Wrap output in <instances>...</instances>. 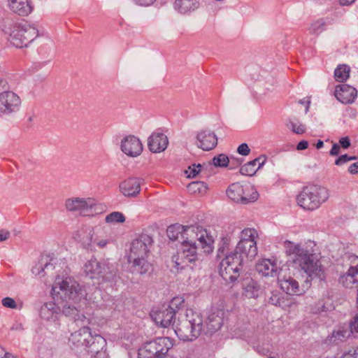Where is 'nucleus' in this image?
<instances>
[{
  "mask_svg": "<svg viewBox=\"0 0 358 358\" xmlns=\"http://www.w3.org/2000/svg\"><path fill=\"white\" fill-rule=\"evenodd\" d=\"M192 226V225L183 226L181 224L171 225L167 228V236L171 240L176 241L179 238V235H180L182 238L184 240L185 232L186 231V229H187L189 227H191Z\"/></svg>",
  "mask_w": 358,
  "mask_h": 358,
  "instance_id": "34",
  "label": "nucleus"
},
{
  "mask_svg": "<svg viewBox=\"0 0 358 358\" xmlns=\"http://www.w3.org/2000/svg\"><path fill=\"white\" fill-rule=\"evenodd\" d=\"M116 273L115 266L108 259L101 262V278L103 280H110L116 275Z\"/></svg>",
  "mask_w": 358,
  "mask_h": 358,
  "instance_id": "32",
  "label": "nucleus"
},
{
  "mask_svg": "<svg viewBox=\"0 0 358 358\" xmlns=\"http://www.w3.org/2000/svg\"><path fill=\"white\" fill-rule=\"evenodd\" d=\"M237 152L238 154L243 155V156H247L250 152V149L247 143H242L241 144L237 149Z\"/></svg>",
  "mask_w": 358,
  "mask_h": 358,
  "instance_id": "47",
  "label": "nucleus"
},
{
  "mask_svg": "<svg viewBox=\"0 0 358 358\" xmlns=\"http://www.w3.org/2000/svg\"><path fill=\"white\" fill-rule=\"evenodd\" d=\"M329 197V189L323 186L312 185L304 187L297 196V203L303 209L314 210Z\"/></svg>",
  "mask_w": 358,
  "mask_h": 358,
  "instance_id": "7",
  "label": "nucleus"
},
{
  "mask_svg": "<svg viewBox=\"0 0 358 358\" xmlns=\"http://www.w3.org/2000/svg\"><path fill=\"white\" fill-rule=\"evenodd\" d=\"M121 150L127 156L135 157L143 152V145L138 138L133 135L125 136L121 141Z\"/></svg>",
  "mask_w": 358,
  "mask_h": 358,
  "instance_id": "15",
  "label": "nucleus"
},
{
  "mask_svg": "<svg viewBox=\"0 0 358 358\" xmlns=\"http://www.w3.org/2000/svg\"><path fill=\"white\" fill-rule=\"evenodd\" d=\"M323 145H324L323 141H321V140H319L317 141V143H316V148L317 149H320V148H322L323 147Z\"/></svg>",
  "mask_w": 358,
  "mask_h": 358,
  "instance_id": "62",
  "label": "nucleus"
},
{
  "mask_svg": "<svg viewBox=\"0 0 358 358\" xmlns=\"http://www.w3.org/2000/svg\"><path fill=\"white\" fill-rule=\"evenodd\" d=\"M285 254L292 257L295 267L303 271L310 280H324L326 278L325 270L319 260L316 259L313 251L301 243L290 241L284 242Z\"/></svg>",
  "mask_w": 358,
  "mask_h": 358,
  "instance_id": "2",
  "label": "nucleus"
},
{
  "mask_svg": "<svg viewBox=\"0 0 358 358\" xmlns=\"http://www.w3.org/2000/svg\"><path fill=\"white\" fill-rule=\"evenodd\" d=\"M334 95L336 98L344 104L352 103L357 98V90L348 85L343 84L336 87Z\"/></svg>",
  "mask_w": 358,
  "mask_h": 358,
  "instance_id": "19",
  "label": "nucleus"
},
{
  "mask_svg": "<svg viewBox=\"0 0 358 358\" xmlns=\"http://www.w3.org/2000/svg\"><path fill=\"white\" fill-rule=\"evenodd\" d=\"M355 159H357L356 156L350 157L348 155L345 154V155L340 156L338 159H336L335 164L337 166H341V165L348 162L349 161L355 160Z\"/></svg>",
  "mask_w": 358,
  "mask_h": 358,
  "instance_id": "46",
  "label": "nucleus"
},
{
  "mask_svg": "<svg viewBox=\"0 0 358 358\" xmlns=\"http://www.w3.org/2000/svg\"><path fill=\"white\" fill-rule=\"evenodd\" d=\"M120 192L127 197H135L141 191V181L138 178H129L119 185Z\"/></svg>",
  "mask_w": 358,
  "mask_h": 358,
  "instance_id": "21",
  "label": "nucleus"
},
{
  "mask_svg": "<svg viewBox=\"0 0 358 358\" xmlns=\"http://www.w3.org/2000/svg\"><path fill=\"white\" fill-rule=\"evenodd\" d=\"M325 23L322 20H318L311 24L309 31L313 34H319L324 30Z\"/></svg>",
  "mask_w": 358,
  "mask_h": 358,
  "instance_id": "43",
  "label": "nucleus"
},
{
  "mask_svg": "<svg viewBox=\"0 0 358 358\" xmlns=\"http://www.w3.org/2000/svg\"><path fill=\"white\" fill-rule=\"evenodd\" d=\"M149 257H128L131 265L130 269L133 273L145 275L152 271V264L148 260Z\"/></svg>",
  "mask_w": 358,
  "mask_h": 358,
  "instance_id": "18",
  "label": "nucleus"
},
{
  "mask_svg": "<svg viewBox=\"0 0 358 358\" xmlns=\"http://www.w3.org/2000/svg\"><path fill=\"white\" fill-rule=\"evenodd\" d=\"M3 31L9 36L10 43L16 48L27 46L38 36V31L34 26L15 24L11 21L5 22Z\"/></svg>",
  "mask_w": 358,
  "mask_h": 358,
  "instance_id": "5",
  "label": "nucleus"
},
{
  "mask_svg": "<svg viewBox=\"0 0 358 358\" xmlns=\"http://www.w3.org/2000/svg\"><path fill=\"white\" fill-rule=\"evenodd\" d=\"M175 315L174 310L164 306L157 310H152L151 313L155 323L164 328L168 327L172 324Z\"/></svg>",
  "mask_w": 358,
  "mask_h": 358,
  "instance_id": "17",
  "label": "nucleus"
},
{
  "mask_svg": "<svg viewBox=\"0 0 358 358\" xmlns=\"http://www.w3.org/2000/svg\"><path fill=\"white\" fill-rule=\"evenodd\" d=\"M73 238L82 248L89 252L104 249L112 243V237L103 227L83 225L73 234Z\"/></svg>",
  "mask_w": 358,
  "mask_h": 358,
  "instance_id": "3",
  "label": "nucleus"
},
{
  "mask_svg": "<svg viewBox=\"0 0 358 358\" xmlns=\"http://www.w3.org/2000/svg\"><path fill=\"white\" fill-rule=\"evenodd\" d=\"M2 304L3 306L10 308H15L17 306L15 300L10 297L3 298L2 299Z\"/></svg>",
  "mask_w": 358,
  "mask_h": 358,
  "instance_id": "48",
  "label": "nucleus"
},
{
  "mask_svg": "<svg viewBox=\"0 0 358 358\" xmlns=\"http://www.w3.org/2000/svg\"><path fill=\"white\" fill-rule=\"evenodd\" d=\"M266 162V155H260L257 158L242 166L240 169V173L244 176H252L264 165Z\"/></svg>",
  "mask_w": 358,
  "mask_h": 358,
  "instance_id": "25",
  "label": "nucleus"
},
{
  "mask_svg": "<svg viewBox=\"0 0 358 358\" xmlns=\"http://www.w3.org/2000/svg\"><path fill=\"white\" fill-rule=\"evenodd\" d=\"M8 6L13 13L21 16H27L32 11L29 0H8Z\"/></svg>",
  "mask_w": 358,
  "mask_h": 358,
  "instance_id": "29",
  "label": "nucleus"
},
{
  "mask_svg": "<svg viewBox=\"0 0 358 358\" xmlns=\"http://www.w3.org/2000/svg\"><path fill=\"white\" fill-rule=\"evenodd\" d=\"M56 264V259L51 258L50 262H48V257H43L41 259V262L40 263L41 266V271L45 273V274H48L51 271L54 270Z\"/></svg>",
  "mask_w": 358,
  "mask_h": 358,
  "instance_id": "41",
  "label": "nucleus"
},
{
  "mask_svg": "<svg viewBox=\"0 0 358 358\" xmlns=\"http://www.w3.org/2000/svg\"><path fill=\"white\" fill-rule=\"evenodd\" d=\"M349 268L348 271L340 276L339 282L347 288H352L357 285V302L358 303V256L350 255L348 256Z\"/></svg>",
  "mask_w": 358,
  "mask_h": 358,
  "instance_id": "13",
  "label": "nucleus"
},
{
  "mask_svg": "<svg viewBox=\"0 0 358 358\" xmlns=\"http://www.w3.org/2000/svg\"><path fill=\"white\" fill-rule=\"evenodd\" d=\"M43 272L41 271V264L38 266H34L33 268H32V273L36 275H41V273Z\"/></svg>",
  "mask_w": 358,
  "mask_h": 358,
  "instance_id": "57",
  "label": "nucleus"
},
{
  "mask_svg": "<svg viewBox=\"0 0 358 358\" xmlns=\"http://www.w3.org/2000/svg\"><path fill=\"white\" fill-rule=\"evenodd\" d=\"M10 237V232L8 231L1 229L0 230V242L6 241Z\"/></svg>",
  "mask_w": 358,
  "mask_h": 358,
  "instance_id": "51",
  "label": "nucleus"
},
{
  "mask_svg": "<svg viewBox=\"0 0 358 358\" xmlns=\"http://www.w3.org/2000/svg\"><path fill=\"white\" fill-rule=\"evenodd\" d=\"M350 68L346 64H340L334 71V78L337 82L343 83L350 76Z\"/></svg>",
  "mask_w": 358,
  "mask_h": 358,
  "instance_id": "35",
  "label": "nucleus"
},
{
  "mask_svg": "<svg viewBox=\"0 0 358 358\" xmlns=\"http://www.w3.org/2000/svg\"><path fill=\"white\" fill-rule=\"evenodd\" d=\"M287 127L296 134H302L306 131V125L296 119H290L286 124Z\"/></svg>",
  "mask_w": 358,
  "mask_h": 358,
  "instance_id": "38",
  "label": "nucleus"
},
{
  "mask_svg": "<svg viewBox=\"0 0 358 358\" xmlns=\"http://www.w3.org/2000/svg\"><path fill=\"white\" fill-rule=\"evenodd\" d=\"M260 292L258 283L252 279L247 280L243 284V294L249 299L257 298Z\"/></svg>",
  "mask_w": 358,
  "mask_h": 358,
  "instance_id": "33",
  "label": "nucleus"
},
{
  "mask_svg": "<svg viewBox=\"0 0 358 358\" xmlns=\"http://www.w3.org/2000/svg\"><path fill=\"white\" fill-rule=\"evenodd\" d=\"M232 252H236L238 257L243 262L245 259L252 260L257 255V242L238 243L236 249Z\"/></svg>",
  "mask_w": 358,
  "mask_h": 358,
  "instance_id": "22",
  "label": "nucleus"
},
{
  "mask_svg": "<svg viewBox=\"0 0 358 358\" xmlns=\"http://www.w3.org/2000/svg\"><path fill=\"white\" fill-rule=\"evenodd\" d=\"M52 294L59 295L66 301L64 306L71 304L73 307L85 305L86 289L77 282L71 281L70 279L57 278L52 288Z\"/></svg>",
  "mask_w": 358,
  "mask_h": 358,
  "instance_id": "4",
  "label": "nucleus"
},
{
  "mask_svg": "<svg viewBox=\"0 0 358 358\" xmlns=\"http://www.w3.org/2000/svg\"><path fill=\"white\" fill-rule=\"evenodd\" d=\"M39 315L43 320L56 322L60 315V308L54 302H48L41 307Z\"/></svg>",
  "mask_w": 358,
  "mask_h": 358,
  "instance_id": "24",
  "label": "nucleus"
},
{
  "mask_svg": "<svg viewBox=\"0 0 358 358\" xmlns=\"http://www.w3.org/2000/svg\"><path fill=\"white\" fill-rule=\"evenodd\" d=\"M155 0H134V1L140 5V6H150L151 4H152L154 3Z\"/></svg>",
  "mask_w": 358,
  "mask_h": 358,
  "instance_id": "53",
  "label": "nucleus"
},
{
  "mask_svg": "<svg viewBox=\"0 0 358 358\" xmlns=\"http://www.w3.org/2000/svg\"><path fill=\"white\" fill-rule=\"evenodd\" d=\"M169 143L167 136L163 133L154 132L148 140L149 150L154 153L161 152L166 150Z\"/></svg>",
  "mask_w": 358,
  "mask_h": 358,
  "instance_id": "20",
  "label": "nucleus"
},
{
  "mask_svg": "<svg viewBox=\"0 0 358 358\" xmlns=\"http://www.w3.org/2000/svg\"><path fill=\"white\" fill-rule=\"evenodd\" d=\"M8 354V352H6V350L2 347L0 346V358L6 356V355Z\"/></svg>",
  "mask_w": 358,
  "mask_h": 358,
  "instance_id": "61",
  "label": "nucleus"
},
{
  "mask_svg": "<svg viewBox=\"0 0 358 358\" xmlns=\"http://www.w3.org/2000/svg\"><path fill=\"white\" fill-rule=\"evenodd\" d=\"M96 201L91 197H72L65 201L66 210L81 216H94L97 214Z\"/></svg>",
  "mask_w": 358,
  "mask_h": 358,
  "instance_id": "11",
  "label": "nucleus"
},
{
  "mask_svg": "<svg viewBox=\"0 0 358 358\" xmlns=\"http://www.w3.org/2000/svg\"><path fill=\"white\" fill-rule=\"evenodd\" d=\"M257 238L258 232L256 229L245 228L241 232L240 241L238 243L257 242Z\"/></svg>",
  "mask_w": 358,
  "mask_h": 358,
  "instance_id": "36",
  "label": "nucleus"
},
{
  "mask_svg": "<svg viewBox=\"0 0 358 358\" xmlns=\"http://www.w3.org/2000/svg\"><path fill=\"white\" fill-rule=\"evenodd\" d=\"M340 145L337 143H334L330 150V155L332 156L338 155L340 152Z\"/></svg>",
  "mask_w": 358,
  "mask_h": 358,
  "instance_id": "52",
  "label": "nucleus"
},
{
  "mask_svg": "<svg viewBox=\"0 0 358 358\" xmlns=\"http://www.w3.org/2000/svg\"><path fill=\"white\" fill-rule=\"evenodd\" d=\"M21 105L20 96L13 92L4 91L0 93V113L10 114L19 110Z\"/></svg>",
  "mask_w": 358,
  "mask_h": 358,
  "instance_id": "14",
  "label": "nucleus"
},
{
  "mask_svg": "<svg viewBox=\"0 0 358 358\" xmlns=\"http://www.w3.org/2000/svg\"><path fill=\"white\" fill-rule=\"evenodd\" d=\"M348 171L352 174H356L358 173V162L351 164L348 169Z\"/></svg>",
  "mask_w": 358,
  "mask_h": 358,
  "instance_id": "55",
  "label": "nucleus"
},
{
  "mask_svg": "<svg viewBox=\"0 0 358 358\" xmlns=\"http://www.w3.org/2000/svg\"><path fill=\"white\" fill-rule=\"evenodd\" d=\"M83 271L91 279H101V262L92 257L85 263Z\"/></svg>",
  "mask_w": 358,
  "mask_h": 358,
  "instance_id": "28",
  "label": "nucleus"
},
{
  "mask_svg": "<svg viewBox=\"0 0 358 358\" xmlns=\"http://www.w3.org/2000/svg\"><path fill=\"white\" fill-rule=\"evenodd\" d=\"M105 221L108 224L122 223L125 221V217L123 213L115 211L106 215Z\"/></svg>",
  "mask_w": 358,
  "mask_h": 358,
  "instance_id": "39",
  "label": "nucleus"
},
{
  "mask_svg": "<svg viewBox=\"0 0 358 358\" xmlns=\"http://www.w3.org/2000/svg\"><path fill=\"white\" fill-rule=\"evenodd\" d=\"M197 0H176L174 8L180 13L185 14L197 8Z\"/></svg>",
  "mask_w": 358,
  "mask_h": 358,
  "instance_id": "31",
  "label": "nucleus"
},
{
  "mask_svg": "<svg viewBox=\"0 0 358 358\" xmlns=\"http://www.w3.org/2000/svg\"><path fill=\"white\" fill-rule=\"evenodd\" d=\"M255 268L259 274L265 277H275L278 273V266L275 259H261L256 264Z\"/></svg>",
  "mask_w": 358,
  "mask_h": 358,
  "instance_id": "23",
  "label": "nucleus"
},
{
  "mask_svg": "<svg viewBox=\"0 0 358 358\" xmlns=\"http://www.w3.org/2000/svg\"><path fill=\"white\" fill-rule=\"evenodd\" d=\"M189 193L194 194H205L208 190L206 183L203 181H194L190 182L187 187Z\"/></svg>",
  "mask_w": 358,
  "mask_h": 358,
  "instance_id": "37",
  "label": "nucleus"
},
{
  "mask_svg": "<svg viewBox=\"0 0 358 358\" xmlns=\"http://www.w3.org/2000/svg\"><path fill=\"white\" fill-rule=\"evenodd\" d=\"M196 138V146L205 151L211 150L217 145V137L216 134L208 129L199 131Z\"/></svg>",
  "mask_w": 358,
  "mask_h": 358,
  "instance_id": "16",
  "label": "nucleus"
},
{
  "mask_svg": "<svg viewBox=\"0 0 358 358\" xmlns=\"http://www.w3.org/2000/svg\"><path fill=\"white\" fill-rule=\"evenodd\" d=\"M83 306H73L71 307V304L63 306L62 312L66 316L73 318L76 322H80L82 325L86 326L90 324V320L80 313V309Z\"/></svg>",
  "mask_w": 358,
  "mask_h": 358,
  "instance_id": "26",
  "label": "nucleus"
},
{
  "mask_svg": "<svg viewBox=\"0 0 358 358\" xmlns=\"http://www.w3.org/2000/svg\"><path fill=\"white\" fill-rule=\"evenodd\" d=\"M224 313L222 310L216 308L213 310L208 315L206 325L210 332H215L219 330L222 324Z\"/></svg>",
  "mask_w": 358,
  "mask_h": 358,
  "instance_id": "27",
  "label": "nucleus"
},
{
  "mask_svg": "<svg viewBox=\"0 0 358 358\" xmlns=\"http://www.w3.org/2000/svg\"><path fill=\"white\" fill-rule=\"evenodd\" d=\"M173 342L169 337H159L147 342L138 351V358H165L173 347Z\"/></svg>",
  "mask_w": 358,
  "mask_h": 358,
  "instance_id": "10",
  "label": "nucleus"
},
{
  "mask_svg": "<svg viewBox=\"0 0 358 358\" xmlns=\"http://www.w3.org/2000/svg\"><path fill=\"white\" fill-rule=\"evenodd\" d=\"M350 336V332L347 328H339L334 331L331 339L334 342L338 343L344 341Z\"/></svg>",
  "mask_w": 358,
  "mask_h": 358,
  "instance_id": "40",
  "label": "nucleus"
},
{
  "mask_svg": "<svg viewBox=\"0 0 358 358\" xmlns=\"http://www.w3.org/2000/svg\"><path fill=\"white\" fill-rule=\"evenodd\" d=\"M340 358H357L355 353H345Z\"/></svg>",
  "mask_w": 358,
  "mask_h": 358,
  "instance_id": "59",
  "label": "nucleus"
},
{
  "mask_svg": "<svg viewBox=\"0 0 358 358\" xmlns=\"http://www.w3.org/2000/svg\"><path fill=\"white\" fill-rule=\"evenodd\" d=\"M152 245L151 236L146 234L139 235L131 241L128 257H150Z\"/></svg>",
  "mask_w": 358,
  "mask_h": 358,
  "instance_id": "12",
  "label": "nucleus"
},
{
  "mask_svg": "<svg viewBox=\"0 0 358 358\" xmlns=\"http://www.w3.org/2000/svg\"><path fill=\"white\" fill-rule=\"evenodd\" d=\"M28 120H29V122H32V121H33V117H29V119H28Z\"/></svg>",
  "mask_w": 358,
  "mask_h": 358,
  "instance_id": "63",
  "label": "nucleus"
},
{
  "mask_svg": "<svg viewBox=\"0 0 358 358\" xmlns=\"http://www.w3.org/2000/svg\"><path fill=\"white\" fill-rule=\"evenodd\" d=\"M356 0H339V3L342 6H348L354 3Z\"/></svg>",
  "mask_w": 358,
  "mask_h": 358,
  "instance_id": "58",
  "label": "nucleus"
},
{
  "mask_svg": "<svg viewBox=\"0 0 358 358\" xmlns=\"http://www.w3.org/2000/svg\"><path fill=\"white\" fill-rule=\"evenodd\" d=\"M226 193L229 199L241 204L253 203L259 198L258 192L250 183H232L227 188Z\"/></svg>",
  "mask_w": 358,
  "mask_h": 358,
  "instance_id": "9",
  "label": "nucleus"
},
{
  "mask_svg": "<svg viewBox=\"0 0 358 358\" xmlns=\"http://www.w3.org/2000/svg\"><path fill=\"white\" fill-rule=\"evenodd\" d=\"M351 332L358 334V315L355 317L351 323Z\"/></svg>",
  "mask_w": 358,
  "mask_h": 358,
  "instance_id": "50",
  "label": "nucleus"
},
{
  "mask_svg": "<svg viewBox=\"0 0 358 358\" xmlns=\"http://www.w3.org/2000/svg\"><path fill=\"white\" fill-rule=\"evenodd\" d=\"M165 358H172V357H165Z\"/></svg>",
  "mask_w": 358,
  "mask_h": 358,
  "instance_id": "64",
  "label": "nucleus"
},
{
  "mask_svg": "<svg viewBox=\"0 0 358 358\" xmlns=\"http://www.w3.org/2000/svg\"><path fill=\"white\" fill-rule=\"evenodd\" d=\"M202 329L203 320L201 315L189 309L186 312L185 318L180 321L174 331L180 340L192 341L201 334Z\"/></svg>",
  "mask_w": 358,
  "mask_h": 358,
  "instance_id": "6",
  "label": "nucleus"
},
{
  "mask_svg": "<svg viewBox=\"0 0 358 358\" xmlns=\"http://www.w3.org/2000/svg\"><path fill=\"white\" fill-rule=\"evenodd\" d=\"M340 147L347 149L350 146V141L348 137H343L339 140Z\"/></svg>",
  "mask_w": 358,
  "mask_h": 358,
  "instance_id": "49",
  "label": "nucleus"
},
{
  "mask_svg": "<svg viewBox=\"0 0 358 358\" xmlns=\"http://www.w3.org/2000/svg\"><path fill=\"white\" fill-rule=\"evenodd\" d=\"M197 242L206 252H209L212 250L214 238L201 226H192L186 229L179 252L172 257L173 266L177 271L182 269L187 264L201 265L202 254L199 251Z\"/></svg>",
  "mask_w": 358,
  "mask_h": 358,
  "instance_id": "1",
  "label": "nucleus"
},
{
  "mask_svg": "<svg viewBox=\"0 0 358 358\" xmlns=\"http://www.w3.org/2000/svg\"><path fill=\"white\" fill-rule=\"evenodd\" d=\"M229 159L224 154H220L213 159V164L215 166L225 167L228 165Z\"/></svg>",
  "mask_w": 358,
  "mask_h": 358,
  "instance_id": "44",
  "label": "nucleus"
},
{
  "mask_svg": "<svg viewBox=\"0 0 358 358\" xmlns=\"http://www.w3.org/2000/svg\"><path fill=\"white\" fill-rule=\"evenodd\" d=\"M217 257L220 259L219 273L227 282H234L240 275L243 262L236 252L219 250Z\"/></svg>",
  "mask_w": 358,
  "mask_h": 358,
  "instance_id": "8",
  "label": "nucleus"
},
{
  "mask_svg": "<svg viewBox=\"0 0 358 358\" xmlns=\"http://www.w3.org/2000/svg\"><path fill=\"white\" fill-rule=\"evenodd\" d=\"M278 282L281 289L288 294L299 295L301 294L298 282L290 276L278 278Z\"/></svg>",
  "mask_w": 358,
  "mask_h": 358,
  "instance_id": "30",
  "label": "nucleus"
},
{
  "mask_svg": "<svg viewBox=\"0 0 358 358\" xmlns=\"http://www.w3.org/2000/svg\"><path fill=\"white\" fill-rule=\"evenodd\" d=\"M185 299L182 296L173 297L168 306L171 310H174L175 313L184 306Z\"/></svg>",
  "mask_w": 358,
  "mask_h": 358,
  "instance_id": "42",
  "label": "nucleus"
},
{
  "mask_svg": "<svg viewBox=\"0 0 358 358\" xmlns=\"http://www.w3.org/2000/svg\"><path fill=\"white\" fill-rule=\"evenodd\" d=\"M269 303L274 306H280V299L277 295H273L269 299Z\"/></svg>",
  "mask_w": 358,
  "mask_h": 358,
  "instance_id": "54",
  "label": "nucleus"
},
{
  "mask_svg": "<svg viewBox=\"0 0 358 358\" xmlns=\"http://www.w3.org/2000/svg\"><path fill=\"white\" fill-rule=\"evenodd\" d=\"M299 103L303 105L306 104V113H307L309 109V106H310V101H305L304 100H300Z\"/></svg>",
  "mask_w": 358,
  "mask_h": 358,
  "instance_id": "60",
  "label": "nucleus"
},
{
  "mask_svg": "<svg viewBox=\"0 0 358 358\" xmlns=\"http://www.w3.org/2000/svg\"><path fill=\"white\" fill-rule=\"evenodd\" d=\"M308 143L307 141H301L298 143L296 148L299 150H303L306 149L308 148Z\"/></svg>",
  "mask_w": 358,
  "mask_h": 358,
  "instance_id": "56",
  "label": "nucleus"
},
{
  "mask_svg": "<svg viewBox=\"0 0 358 358\" xmlns=\"http://www.w3.org/2000/svg\"><path fill=\"white\" fill-rule=\"evenodd\" d=\"M201 167L200 164H194L188 167V169L185 171V174L187 178H194L201 172Z\"/></svg>",
  "mask_w": 358,
  "mask_h": 358,
  "instance_id": "45",
  "label": "nucleus"
}]
</instances>
